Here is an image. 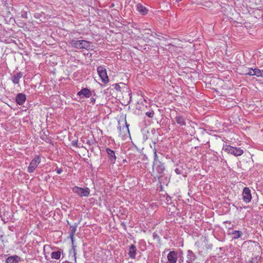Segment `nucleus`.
Instances as JSON below:
<instances>
[{
	"label": "nucleus",
	"instance_id": "1",
	"mask_svg": "<svg viewBox=\"0 0 263 263\" xmlns=\"http://www.w3.org/2000/svg\"><path fill=\"white\" fill-rule=\"evenodd\" d=\"M69 44L71 47L78 49H88L90 45V43L85 40H71L69 41Z\"/></svg>",
	"mask_w": 263,
	"mask_h": 263
},
{
	"label": "nucleus",
	"instance_id": "2",
	"mask_svg": "<svg viewBox=\"0 0 263 263\" xmlns=\"http://www.w3.org/2000/svg\"><path fill=\"white\" fill-rule=\"evenodd\" d=\"M223 149L229 154H233L236 156L241 155L243 152L240 148L234 147L230 145H226Z\"/></svg>",
	"mask_w": 263,
	"mask_h": 263
},
{
	"label": "nucleus",
	"instance_id": "3",
	"mask_svg": "<svg viewBox=\"0 0 263 263\" xmlns=\"http://www.w3.org/2000/svg\"><path fill=\"white\" fill-rule=\"evenodd\" d=\"M153 170L154 173L155 171H156L157 173L158 174V175H157L158 178H160L162 177L161 174L165 170L164 164L162 163L161 162H156V163H153Z\"/></svg>",
	"mask_w": 263,
	"mask_h": 263
},
{
	"label": "nucleus",
	"instance_id": "4",
	"mask_svg": "<svg viewBox=\"0 0 263 263\" xmlns=\"http://www.w3.org/2000/svg\"><path fill=\"white\" fill-rule=\"evenodd\" d=\"M97 71L102 82L105 84L107 83L109 80L106 69L102 66H99L97 68Z\"/></svg>",
	"mask_w": 263,
	"mask_h": 263
},
{
	"label": "nucleus",
	"instance_id": "5",
	"mask_svg": "<svg viewBox=\"0 0 263 263\" xmlns=\"http://www.w3.org/2000/svg\"><path fill=\"white\" fill-rule=\"evenodd\" d=\"M72 191L81 197H87L90 193L89 189L87 187L83 189L79 186H74L72 188Z\"/></svg>",
	"mask_w": 263,
	"mask_h": 263
},
{
	"label": "nucleus",
	"instance_id": "6",
	"mask_svg": "<svg viewBox=\"0 0 263 263\" xmlns=\"http://www.w3.org/2000/svg\"><path fill=\"white\" fill-rule=\"evenodd\" d=\"M40 162V157L39 156H36L31 161L29 166L28 167V172L30 173H32Z\"/></svg>",
	"mask_w": 263,
	"mask_h": 263
},
{
	"label": "nucleus",
	"instance_id": "7",
	"mask_svg": "<svg viewBox=\"0 0 263 263\" xmlns=\"http://www.w3.org/2000/svg\"><path fill=\"white\" fill-rule=\"evenodd\" d=\"M242 199L246 203H249L252 200V195L250 189L248 187H245L242 191Z\"/></svg>",
	"mask_w": 263,
	"mask_h": 263
},
{
	"label": "nucleus",
	"instance_id": "8",
	"mask_svg": "<svg viewBox=\"0 0 263 263\" xmlns=\"http://www.w3.org/2000/svg\"><path fill=\"white\" fill-rule=\"evenodd\" d=\"M167 258L170 263H176L178 258L177 252L174 251H171L167 254Z\"/></svg>",
	"mask_w": 263,
	"mask_h": 263
},
{
	"label": "nucleus",
	"instance_id": "9",
	"mask_svg": "<svg viewBox=\"0 0 263 263\" xmlns=\"http://www.w3.org/2000/svg\"><path fill=\"white\" fill-rule=\"evenodd\" d=\"M106 152L107 154L108 157L111 163L114 164L116 160V157L115 152L109 148H106Z\"/></svg>",
	"mask_w": 263,
	"mask_h": 263
},
{
	"label": "nucleus",
	"instance_id": "10",
	"mask_svg": "<svg viewBox=\"0 0 263 263\" xmlns=\"http://www.w3.org/2000/svg\"><path fill=\"white\" fill-rule=\"evenodd\" d=\"M77 227V224L75 223L73 226H70V231L69 232V237L71 239L72 245H73V240H74V235L75 234L76 231V228ZM75 247L74 245H73L72 248L73 249L74 251H75Z\"/></svg>",
	"mask_w": 263,
	"mask_h": 263
},
{
	"label": "nucleus",
	"instance_id": "11",
	"mask_svg": "<svg viewBox=\"0 0 263 263\" xmlns=\"http://www.w3.org/2000/svg\"><path fill=\"white\" fill-rule=\"evenodd\" d=\"M77 95L81 97L89 98L91 96V92L88 88H83L79 91Z\"/></svg>",
	"mask_w": 263,
	"mask_h": 263
},
{
	"label": "nucleus",
	"instance_id": "12",
	"mask_svg": "<svg viewBox=\"0 0 263 263\" xmlns=\"http://www.w3.org/2000/svg\"><path fill=\"white\" fill-rule=\"evenodd\" d=\"M175 119L177 123L180 126L186 125L185 121L186 119L183 116L178 114L175 117Z\"/></svg>",
	"mask_w": 263,
	"mask_h": 263
},
{
	"label": "nucleus",
	"instance_id": "13",
	"mask_svg": "<svg viewBox=\"0 0 263 263\" xmlns=\"http://www.w3.org/2000/svg\"><path fill=\"white\" fill-rule=\"evenodd\" d=\"M124 123L125 126H123L122 127L120 125L118 127V129L119 130L120 134L121 135L122 133L125 134L126 133H129L128 125L127 124L126 119H124ZM121 121H118L119 125H120Z\"/></svg>",
	"mask_w": 263,
	"mask_h": 263
},
{
	"label": "nucleus",
	"instance_id": "14",
	"mask_svg": "<svg viewBox=\"0 0 263 263\" xmlns=\"http://www.w3.org/2000/svg\"><path fill=\"white\" fill-rule=\"evenodd\" d=\"M26 96L22 93H18L16 97L15 101L19 105H23L26 101Z\"/></svg>",
	"mask_w": 263,
	"mask_h": 263
},
{
	"label": "nucleus",
	"instance_id": "15",
	"mask_svg": "<svg viewBox=\"0 0 263 263\" xmlns=\"http://www.w3.org/2000/svg\"><path fill=\"white\" fill-rule=\"evenodd\" d=\"M21 258L17 255H13L8 257L6 260V263H18Z\"/></svg>",
	"mask_w": 263,
	"mask_h": 263
},
{
	"label": "nucleus",
	"instance_id": "16",
	"mask_svg": "<svg viewBox=\"0 0 263 263\" xmlns=\"http://www.w3.org/2000/svg\"><path fill=\"white\" fill-rule=\"evenodd\" d=\"M137 252V249L136 246L134 245H132L129 246V252L128 254L130 257L132 259H135L136 257Z\"/></svg>",
	"mask_w": 263,
	"mask_h": 263
},
{
	"label": "nucleus",
	"instance_id": "17",
	"mask_svg": "<svg viewBox=\"0 0 263 263\" xmlns=\"http://www.w3.org/2000/svg\"><path fill=\"white\" fill-rule=\"evenodd\" d=\"M196 256L191 250L187 251V263H193V261L196 259Z\"/></svg>",
	"mask_w": 263,
	"mask_h": 263
},
{
	"label": "nucleus",
	"instance_id": "18",
	"mask_svg": "<svg viewBox=\"0 0 263 263\" xmlns=\"http://www.w3.org/2000/svg\"><path fill=\"white\" fill-rule=\"evenodd\" d=\"M23 73L19 72L14 74L12 77V81L15 84H17L19 83L20 79L22 77Z\"/></svg>",
	"mask_w": 263,
	"mask_h": 263
},
{
	"label": "nucleus",
	"instance_id": "19",
	"mask_svg": "<svg viewBox=\"0 0 263 263\" xmlns=\"http://www.w3.org/2000/svg\"><path fill=\"white\" fill-rule=\"evenodd\" d=\"M136 9L142 15H145L147 13V9L141 4H138L136 6Z\"/></svg>",
	"mask_w": 263,
	"mask_h": 263
},
{
	"label": "nucleus",
	"instance_id": "20",
	"mask_svg": "<svg viewBox=\"0 0 263 263\" xmlns=\"http://www.w3.org/2000/svg\"><path fill=\"white\" fill-rule=\"evenodd\" d=\"M34 17L37 19H39L42 22H45V14L43 12L36 13L34 14Z\"/></svg>",
	"mask_w": 263,
	"mask_h": 263
},
{
	"label": "nucleus",
	"instance_id": "21",
	"mask_svg": "<svg viewBox=\"0 0 263 263\" xmlns=\"http://www.w3.org/2000/svg\"><path fill=\"white\" fill-rule=\"evenodd\" d=\"M231 234L233 235V239H236L240 237L242 234L241 231H233Z\"/></svg>",
	"mask_w": 263,
	"mask_h": 263
},
{
	"label": "nucleus",
	"instance_id": "22",
	"mask_svg": "<svg viewBox=\"0 0 263 263\" xmlns=\"http://www.w3.org/2000/svg\"><path fill=\"white\" fill-rule=\"evenodd\" d=\"M61 252L60 251L53 252L51 254V257L53 259H58L61 257Z\"/></svg>",
	"mask_w": 263,
	"mask_h": 263
},
{
	"label": "nucleus",
	"instance_id": "23",
	"mask_svg": "<svg viewBox=\"0 0 263 263\" xmlns=\"http://www.w3.org/2000/svg\"><path fill=\"white\" fill-rule=\"evenodd\" d=\"M254 76L257 77L262 76V72L258 69H254Z\"/></svg>",
	"mask_w": 263,
	"mask_h": 263
},
{
	"label": "nucleus",
	"instance_id": "24",
	"mask_svg": "<svg viewBox=\"0 0 263 263\" xmlns=\"http://www.w3.org/2000/svg\"><path fill=\"white\" fill-rule=\"evenodd\" d=\"M154 161L153 163H156V162H160L158 160V155L157 154V151H156V148H155L154 150Z\"/></svg>",
	"mask_w": 263,
	"mask_h": 263
},
{
	"label": "nucleus",
	"instance_id": "25",
	"mask_svg": "<svg viewBox=\"0 0 263 263\" xmlns=\"http://www.w3.org/2000/svg\"><path fill=\"white\" fill-rule=\"evenodd\" d=\"M21 17L23 18H27V11L25 10H22L21 12Z\"/></svg>",
	"mask_w": 263,
	"mask_h": 263
},
{
	"label": "nucleus",
	"instance_id": "26",
	"mask_svg": "<svg viewBox=\"0 0 263 263\" xmlns=\"http://www.w3.org/2000/svg\"><path fill=\"white\" fill-rule=\"evenodd\" d=\"M248 71H246L245 73L246 74H248L250 76H254V69H248Z\"/></svg>",
	"mask_w": 263,
	"mask_h": 263
},
{
	"label": "nucleus",
	"instance_id": "27",
	"mask_svg": "<svg viewBox=\"0 0 263 263\" xmlns=\"http://www.w3.org/2000/svg\"><path fill=\"white\" fill-rule=\"evenodd\" d=\"M154 113L153 111H147L146 112V115L149 118H153L154 116Z\"/></svg>",
	"mask_w": 263,
	"mask_h": 263
},
{
	"label": "nucleus",
	"instance_id": "28",
	"mask_svg": "<svg viewBox=\"0 0 263 263\" xmlns=\"http://www.w3.org/2000/svg\"><path fill=\"white\" fill-rule=\"evenodd\" d=\"M175 172L177 174H182V170L179 168H176L175 170Z\"/></svg>",
	"mask_w": 263,
	"mask_h": 263
},
{
	"label": "nucleus",
	"instance_id": "29",
	"mask_svg": "<svg viewBox=\"0 0 263 263\" xmlns=\"http://www.w3.org/2000/svg\"><path fill=\"white\" fill-rule=\"evenodd\" d=\"M62 171H63V170H62V169L61 168H58L57 170V173L58 174H60L62 172Z\"/></svg>",
	"mask_w": 263,
	"mask_h": 263
},
{
	"label": "nucleus",
	"instance_id": "30",
	"mask_svg": "<svg viewBox=\"0 0 263 263\" xmlns=\"http://www.w3.org/2000/svg\"><path fill=\"white\" fill-rule=\"evenodd\" d=\"M95 101H96V99L94 98H93V97L91 98L90 103H91L92 104H93L95 103Z\"/></svg>",
	"mask_w": 263,
	"mask_h": 263
},
{
	"label": "nucleus",
	"instance_id": "31",
	"mask_svg": "<svg viewBox=\"0 0 263 263\" xmlns=\"http://www.w3.org/2000/svg\"><path fill=\"white\" fill-rule=\"evenodd\" d=\"M179 261L180 263L182 262L183 261V258L182 256H181L179 258Z\"/></svg>",
	"mask_w": 263,
	"mask_h": 263
},
{
	"label": "nucleus",
	"instance_id": "32",
	"mask_svg": "<svg viewBox=\"0 0 263 263\" xmlns=\"http://www.w3.org/2000/svg\"><path fill=\"white\" fill-rule=\"evenodd\" d=\"M115 89H116L117 90H119V88H120V86L118 85V84H116V86H115Z\"/></svg>",
	"mask_w": 263,
	"mask_h": 263
},
{
	"label": "nucleus",
	"instance_id": "33",
	"mask_svg": "<svg viewBox=\"0 0 263 263\" xmlns=\"http://www.w3.org/2000/svg\"><path fill=\"white\" fill-rule=\"evenodd\" d=\"M76 144H77V142H75L73 144V145H74Z\"/></svg>",
	"mask_w": 263,
	"mask_h": 263
},
{
	"label": "nucleus",
	"instance_id": "34",
	"mask_svg": "<svg viewBox=\"0 0 263 263\" xmlns=\"http://www.w3.org/2000/svg\"><path fill=\"white\" fill-rule=\"evenodd\" d=\"M76 144H77V142H75L73 144V145H74Z\"/></svg>",
	"mask_w": 263,
	"mask_h": 263
},
{
	"label": "nucleus",
	"instance_id": "35",
	"mask_svg": "<svg viewBox=\"0 0 263 263\" xmlns=\"http://www.w3.org/2000/svg\"><path fill=\"white\" fill-rule=\"evenodd\" d=\"M76 144H77V142H75L73 144V145H74Z\"/></svg>",
	"mask_w": 263,
	"mask_h": 263
}]
</instances>
